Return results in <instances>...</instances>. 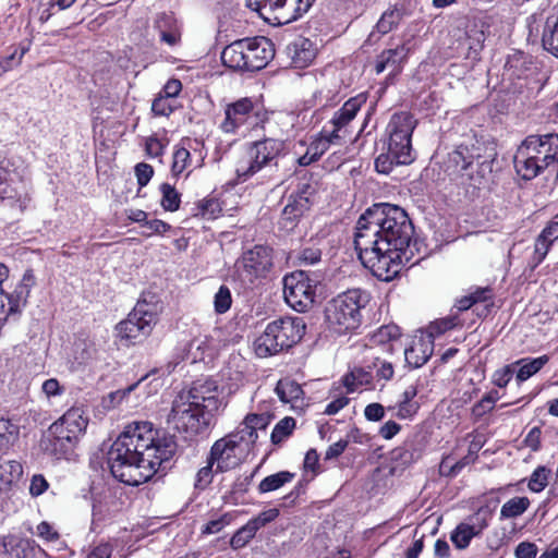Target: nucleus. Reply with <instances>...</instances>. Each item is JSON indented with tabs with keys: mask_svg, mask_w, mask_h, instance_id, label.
I'll use <instances>...</instances> for the list:
<instances>
[{
	"mask_svg": "<svg viewBox=\"0 0 558 558\" xmlns=\"http://www.w3.org/2000/svg\"><path fill=\"white\" fill-rule=\"evenodd\" d=\"M364 303L365 295L359 289L348 290L331 299L325 307L329 328L340 335L356 329L361 324Z\"/></svg>",
	"mask_w": 558,
	"mask_h": 558,
	"instance_id": "10",
	"label": "nucleus"
},
{
	"mask_svg": "<svg viewBox=\"0 0 558 558\" xmlns=\"http://www.w3.org/2000/svg\"><path fill=\"white\" fill-rule=\"evenodd\" d=\"M174 110L173 100L159 94L151 104V112L156 117H169Z\"/></svg>",
	"mask_w": 558,
	"mask_h": 558,
	"instance_id": "42",
	"label": "nucleus"
},
{
	"mask_svg": "<svg viewBox=\"0 0 558 558\" xmlns=\"http://www.w3.org/2000/svg\"><path fill=\"white\" fill-rule=\"evenodd\" d=\"M311 186L303 185L300 191L291 194L282 209L280 225L284 229H292L295 221L310 209Z\"/></svg>",
	"mask_w": 558,
	"mask_h": 558,
	"instance_id": "17",
	"label": "nucleus"
},
{
	"mask_svg": "<svg viewBox=\"0 0 558 558\" xmlns=\"http://www.w3.org/2000/svg\"><path fill=\"white\" fill-rule=\"evenodd\" d=\"M213 466L214 464H209V459H207V465L202 468L197 474L195 480V487L197 489H205L213 481Z\"/></svg>",
	"mask_w": 558,
	"mask_h": 558,
	"instance_id": "56",
	"label": "nucleus"
},
{
	"mask_svg": "<svg viewBox=\"0 0 558 558\" xmlns=\"http://www.w3.org/2000/svg\"><path fill=\"white\" fill-rule=\"evenodd\" d=\"M433 351V340L429 337H418L404 350V359L408 365L413 368H417L429 360Z\"/></svg>",
	"mask_w": 558,
	"mask_h": 558,
	"instance_id": "22",
	"label": "nucleus"
},
{
	"mask_svg": "<svg viewBox=\"0 0 558 558\" xmlns=\"http://www.w3.org/2000/svg\"><path fill=\"white\" fill-rule=\"evenodd\" d=\"M49 487V483L41 474L33 475L29 485V494L33 497L43 495Z\"/></svg>",
	"mask_w": 558,
	"mask_h": 558,
	"instance_id": "60",
	"label": "nucleus"
},
{
	"mask_svg": "<svg viewBox=\"0 0 558 558\" xmlns=\"http://www.w3.org/2000/svg\"><path fill=\"white\" fill-rule=\"evenodd\" d=\"M165 146L163 144L154 136H150L146 140L145 150L150 157H160L163 154Z\"/></svg>",
	"mask_w": 558,
	"mask_h": 558,
	"instance_id": "63",
	"label": "nucleus"
},
{
	"mask_svg": "<svg viewBox=\"0 0 558 558\" xmlns=\"http://www.w3.org/2000/svg\"><path fill=\"white\" fill-rule=\"evenodd\" d=\"M485 527L486 523H483L478 529L475 525L461 523L451 533V541L457 548L464 549L469 546L471 539L478 535Z\"/></svg>",
	"mask_w": 558,
	"mask_h": 558,
	"instance_id": "30",
	"label": "nucleus"
},
{
	"mask_svg": "<svg viewBox=\"0 0 558 558\" xmlns=\"http://www.w3.org/2000/svg\"><path fill=\"white\" fill-rule=\"evenodd\" d=\"M462 147H459L457 150L449 154V162L452 163L456 168V172L461 175H468L469 179L472 180V170L474 168L473 157L465 156Z\"/></svg>",
	"mask_w": 558,
	"mask_h": 558,
	"instance_id": "33",
	"label": "nucleus"
},
{
	"mask_svg": "<svg viewBox=\"0 0 558 558\" xmlns=\"http://www.w3.org/2000/svg\"><path fill=\"white\" fill-rule=\"evenodd\" d=\"M284 149V141L278 138L268 137L252 143L246 155L236 162L235 183H244L258 173L269 180L280 179L277 174Z\"/></svg>",
	"mask_w": 558,
	"mask_h": 558,
	"instance_id": "4",
	"label": "nucleus"
},
{
	"mask_svg": "<svg viewBox=\"0 0 558 558\" xmlns=\"http://www.w3.org/2000/svg\"><path fill=\"white\" fill-rule=\"evenodd\" d=\"M230 523L228 515L225 514L216 520H211L207 522V524L203 529L204 534H215L220 532L226 525Z\"/></svg>",
	"mask_w": 558,
	"mask_h": 558,
	"instance_id": "64",
	"label": "nucleus"
},
{
	"mask_svg": "<svg viewBox=\"0 0 558 558\" xmlns=\"http://www.w3.org/2000/svg\"><path fill=\"white\" fill-rule=\"evenodd\" d=\"M217 385L214 380H205L204 383L197 381L195 383L187 393H181L180 397H185V399L193 401L195 403H199V405L205 409L208 404V400L215 401V413L219 410L221 405V400L217 395Z\"/></svg>",
	"mask_w": 558,
	"mask_h": 558,
	"instance_id": "21",
	"label": "nucleus"
},
{
	"mask_svg": "<svg viewBox=\"0 0 558 558\" xmlns=\"http://www.w3.org/2000/svg\"><path fill=\"white\" fill-rule=\"evenodd\" d=\"M140 300L128 318L116 326V339L121 345L129 347L145 339L153 330L161 305L154 295Z\"/></svg>",
	"mask_w": 558,
	"mask_h": 558,
	"instance_id": "9",
	"label": "nucleus"
},
{
	"mask_svg": "<svg viewBox=\"0 0 558 558\" xmlns=\"http://www.w3.org/2000/svg\"><path fill=\"white\" fill-rule=\"evenodd\" d=\"M533 159H541L545 168L558 171V134L530 135L517 149Z\"/></svg>",
	"mask_w": 558,
	"mask_h": 558,
	"instance_id": "15",
	"label": "nucleus"
},
{
	"mask_svg": "<svg viewBox=\"0 0 558 558\" xmlns=\"http://www.w3.org/2000/svg\"><path fill=\"white\" fill-rule=\"evenodd\" d=\"M157 28L160 31L161 40L169 46H174L180 41L181 32L170 14L163 13L158 19Z\"/></svg>",
	"mask_w": 558,
	"mask_h": 558,
	"instance_id": "29",
	"label": "nucleus"
},
{
	"mask_svg": "<svg viewBox=\"0 0 558 558\" xmlns=\"http://www.w3.org/2000/svg\"><path fill=\"white\" fill-rule=\"evenodd\" d=\"M272 44L266 37L243 38L225 47L222 63L235 71H258L274 58Z\"/></svg>",
	"mask_w": 558,
	"mask_h": 558,
	"instance_id": "7",
	"label": "nucleus"
},
{
	"mask_svg": "<svg viewBox=\"0 0 558 558\" xmlns=\"http://www.w3.org/2000/svg\"><path fill=\"white\" fill-rule=\"evenodd\" d=\"M513 162L517 173L523 180H532L536 178L543 170L548 169L545 168V163L541 159H533V157L518 151L514 155Z\"/></svg>",
	"mask_w": 558,
	"mask_h": 558,
	"instance_id": "25",
	"label": "nucleus"
},
{
	"mask_svg": "<svg viewBox=\"0 0 558 558\" xmlns=\"http://www.w3.org/2000/svg\"><path fill=\"white\" fill-rule=\"evenodd\" d=\"M31 551L27 543L13 546L5 537L0 538V558H27Z\"/></svg>",
	"mask_w": 558,
	"mask_h": 558,
	"instance_id": "36",
	"label": "nucleus"
},
{
	"mask_svg": "<svg viewBox=\"0 0 558 558\" xmlns=\"http://www.w3.org/2000/svg\"><path fill=\"white\" fill-rule=\"evenodd\" d=\"M314 1L315 0H283L276 25H286L298 20L310 10Z\"/></svg>",
	"mask_w": 558,
	"mask_h": 558,
	"instance_id": "24",
	"label": "nucleus"
},
{
	"mask_svg": "<svg viewBox=\"0 0 558 558\" xmlns=\"http://www.w3.org/2000/svg\"><path fill=\"white\" fill-rule=\"evenodd\" d=\"M288 53L295 68L307 66L316 57V48L313 43L304 37H299L288 45Z\"/></svg>",
	"mask_w": 558,
	"mask_h": 558,
	"instance_id": "23",
	"label": "nucleus"
},
{
	"mask_svg": "<svg viewBox=\"0 0 558 558\" xmlns=\"http://www.w3.org/2000/svg\"><path fill=\"white\" fill-rule=\"evenodd\" d=\"M416 120L408 112L395 113L386 129L388 134L387 153L380 154L375 160L376 170L389 173L393 165H409L413 161L412 134Z\"/></svg>",
	"mask_w": 558,
	"mask_h": 558,
	"instance_id": "5",
	"label": "nucleus"
},
{
	"mask_svg": "<svg viewBox=\"0 0 558 558\" xmlns=\"http://www.w3.org/2000/svg\"><path fill=\"white\" fill-rule=\"evenodd\" d=\"M409 52L410 48L405 44L381 51L376 60V73L380 74L384 71L389 70L390 74L392 75L399 74L409 56Z\"/></svg>",
	"mask_w": 558,
	"mask_h": 558,
	"instance_id": "20",
	"label": "nucleus"
},
{
	"mask_svg": "<svg viewBox=\"0 0 558 558\" xmlns=\"http://www.w3.org/2000/svg\"><path fill=\"white\" fill-rule=\"evenodd\" d=\"M41 388H43L44 393L48 398L60 396L64 391V388L60 385L59 380L56 378H49V379L45 380Z\"/></svg>",
	"mask_w": 558,
	"mask_h": 558,
	"instance_id": "62",
	"label": "nucleus"
},
{
	"mask_svg": "<svg viewBox=\"0 0 558 558\" xmlns=\"http://www.w3.org/2000/svg\"><path fill=\"white\" fill-rule=\"evenodd\" d=\"M498 392L492 391L485 397L482 398L480 402H477L473 409L472 412L475 416H483L487 412L492 411L494 408L495 402L498 400Z\"/></svg>",
	"mask_w": 558,
	"mask_h": 558,
	"instance_id": "48",
	"label": "nucleus"
},
{
	"mask_svg": "<svg viewBox=\"0 0 558 558\" xmlns=\"http://www.w3.org/2000/svg\"><path fill=\"white\" fill-rule=\"evenodd\" d=\"M458 324H459L458 317L454 315L439 319L430 325V327H429L430 331H429L428 337L432 339V337H434V336L441 335V333L454 328L456 326H458Z\"/></svg>",
	"mask_w": 558,
	"mask_h": 558,
	"instance_id": "47",
	"label": "nucleus"
},
{
	"mask_svg": "<svg viewBox=\"0 0 558 558\" xmlns=\"http://www.w3.org/2000/svg\"><path fill=\"white\" fill-rule=\"evenodd\" d=\"M255 532L247 525H243L231 537L230 545L233 549L243 548L254 536Z\"/></svg>",
	"mask_w": 558,
	"mask_h": 558,
	"instance_id": "46",
	"label": "nucleus"
},
{
	"mask_svg": "<svg viewBox=\"0 0 558 558\" xmlns=\"http://www.w3.org/2000/svg\"><path fill=\"white\" fill-rule=\"evenodd\" d=\"M542 41L544 48L558 58V19L547 20Z\"/></svg>",
	"mask_w": 558,
	"mask_h": 558,
	"instance_id": "35",
	"label": "nucleus"
},
{
	"mask_svg": "<svg viewBox=\"0 0 558 558\" xmlns=\"http://www.w3.org/2000/svg\"><path fill=\"white\" fill-rule=\"evenodd\" d=\"M339 141L337 134L323 130L320 135L310 144L307 149L310 154L318 160L329 149L331 144H338Z\"/></svg>",
	"mask_w": 558,
	"mask_h": 558,
	"instance_id": "32",
	"label": "nucleus"
},
{
	"mask_svg": "<svg viewBox=\"0 0 558 558\" xmlns=\"http://www.w3.org/2000/svg\"><path fill=\"white\" fill-rule=\"evenodd\" d=\"M191 165V154L184 147H179L173 153L171 172L174 177L181 174Z\"/></svg>",
	"mask_w": 558,
	"mask_h": 558,
	"instance_id": "39",
	"label": "nucleus"
},
{
	"mask_svg": "<svg viewBox=\"0 0 558 558\" xmlns=\"http://www.w3.org/2000/svg\"><path fill=\"white\" fill-rule=\"evenodd\" d=\"M553 243L548 241L547 239L543 238V235H538L535 240L534 244V255L532 257V268L537 267L546 257L548 254L550 246Z\"/></svg>",
	"mask_w": 558,
	"mask_h": 558,
	"instance_id": "44",
	"label": "nucleus"
},
{
	"mask_svg": "<svg viewBox=\"0 0 558 558\" xmlns=\"http://www.w3.org/2000/svg\"><path fill=\"white\" fill-rule=\"evenodd\" d=\"M214 415L215 401L208 400L207 407L203 409L199 403L179 396L173 401L169 417L179 430L190 435H197L210 426Z\"/></svg>",
	"mask_w": 558,
	"mask_h": 558,
	"instance_id": "11",
	"label": "nucleus"
},
{
	"mask_svg": "<svg viewBox=\"0 0 558 558\" xmlns=\"http://www.w3.org/2000/svg\"><path fill=\"white\" fill-rule=\"evenodd\" d=\"M414 227L405 210L389 203L375 204L357 220L355 236L398 250H414Z\"/></svg>",
	"mask_w": 558,
	"mask_h": 558,
	"instance_id": "2",
	"label": "nucleus"
},
{
	"mask_svg": "<svg viewBox=\"0 0 558 558\" xmlns=\"http://www.w3.org/2000/svg\"><path fill=\"white\" fill-rule=\"evenodd\" d=\"M145 378L146 376L142 377L138 381L128 386L124 389L110 392L108 395V399L110 400L111 405L114 407L120 404L122 400L125 399L132 391H134Z\"/></svg>",
	"mask_w": 558,
	"mask_h": 558,
	"instance_id": "54",
	"label": "nucleus"
},
{
	"mask_svg": "<svg viewBox=\"0 0 558 558\" xmlns=\"http://www.w3.org/2000/svg\"><path fill=\"white\" fill-rule=\"evenodd\" d=\"M271 265V250L264 245H255L236 260L235 272L244 284H252L256 279L264 277Z\"/></svg>",
	"mask_w": 558,
	"mask_h": 558,
	"instance_id": "14",
	"label": "nucleus"
},
{
	"mask_svg": "<svg viewBox=\"0 0 558 558\" xmlns=\"http://www.w3.org/2000/svg\"><path fill=\"white\" fill-rule=\"evenodd\" d=\"M322 278V275L311 274L304 269L286 276L283 279V295L287 304L300 313L308 311L314 304L316 288Z\"/></svg>",
	"mask_w": 558,
	"mask_h": 558,
	"instance_id": "12",
	"label": "nucleus"
},
{
	"mask_svg": "<svg viewBox=\"0 0 558 558\" xmlns=\"http://www.w3.org/2000/svg\"><path fill=\"white\" fill-rule=\"evenodd\" d=\"M232 303L231 292L228 287L221 286L214 298L215 311L218 314L226 313Z\"/></svg>",
	"mask_w": 558,
	"mask_h": 558,
	"instance_id": "43",
	"label": "nucleus"
},
{
	"mask_svg": "<svg viewBox=\"0 0 558 558\" xmlns=\"http://www.w3.org/2000/svg\"><path fill=\"white\" fill-rule=\"evenodd\" d=\"M240 444L236 436L227 435L214 442L209 452V464H217V472L233 469L239 463L236 449Z\"/></svg>",
	"mask_w": 558,
	"mask_h": 558,
	"instance_id": "16",
	"label": "nucleus"
},
{
	"mask_svg": "<svg viewBox=\"0 0 558 558\" xmlns=\"http://www.w3.org/2000/svg\"><path fill=\"white\" fill-rule=\"evenodd\" d=\"M417 402H407L399 401L398 404L393 408L397 410L396 416L401 420L411 418L418 410Z\"/></svg>",
	"mask_w": 558,
	"mask_h": 558,
	"instance_id": "57",
	"label": "nucleus"
},
{
	"mask_svg": "<svg viewBox=\"0 0 558 558\" xmlns=\"http://www.w3.org/2000/svg\"><path fill=\"white\" fill-rule=\"evenodd\" d=\"M305 328L301 317H281L272 320L255 340V353L259 357H267L287 350L302 339Z\"/></svg>",
	"mask_w": 558,
	"mask_h": 558,
	"instance_id": "8",
	"label": "nucleus"
},
{
	"mask_svg": "<svg viewBox=\"0 0 558 558\" xmlns=\"http://www.w3.org/2000/svg\"><path fill=\"white\" fill-rule=\"evenodd\" d=\"M276 392L282 402L291 403L293 408L303 404V389L292 379H280L276 386Z\"/></svg>",
	"mask_w": 558,
	"mask_h": 558,
	"instance_id": "26",
	"label": "nucleus"
},
{
	"mask_svg": "<svg viewBox=\"0 0 558 558\" xmlns=\"http://www.w3.org/2000/svg\"><path fill=\"white\" fill-rule=\"evenodd\" d=\"M245 424L253 428L256 433L257 430H264L270 423V416L267 414H248L244 418Z\"/></svg>",
	"mask_w": 558,
	"mask_h": 558,
	"instance_id": "55",
	"label": "nucleus"
},
{
	"mask_svg": "<svg viewBox=\"0 0 558 558\" xmlns=\"http://www.w3.org/2000/svg\"><path fill=\"white\" fill-rule=\"evenodd\" d=\"M172 436L159 435L149 422H135L125 427L108 452V464L114 478L130 486L150 480L157 468L175 452Z\"/></svg>",
	"mask_w": 558,
	"mask_h": 558,
	"instance_id": "1",
	"label": "nucleus"
},
{
	"mask_svg": "<svg viewBox=\"0 0 558 558\" xmlns=\"http://www.w3.org/2000/svg\"><path fill=\"white\" fill-rule=\"evenodd\" d=\"M527 497H513L506 501L500 509V519H513L523 514L530 507Z\"/></svg>",
	"mask_w": 558,
	"mask_h": 558,
	"instance_id": "31",
	"label": "nucleus"
},
{
	"mask_svg": "<svg viewBox=\"0 0 558 558\" xmlns=\"http://www.w3.org/2000/svg\"><path fill=\"white\" fill-rule=\"evenodd\" d=\"M295 428V420L293 417H283L280 420L272 429L271 433V441L277 445L283 441L288 436H290Z\"/></svg>",
	"mask_w": 558,
	"mask_h": 558,
	"instance_id": "37",
	"label": "nucleus"
},
{
	"mask_svg": "<svg viewBox=\"0 0 558 558\" xmlns=\"http://www.w3.org/2000/svg\"><path fill=\"white\" fill-rule=\"evenodd\" d=\"M514 374V367L512 364L505 365L504 367L494 372L492 381L499 388H504L508 385Z\"/></svg>",
	"mask_w": 558,
	"mask_h": 558,
	"instance_id": "50",
	"label": "nucleus"
},
{
	"mask_svg": "<svg viewBox=\"0 0 558 558\" xmlns=\"http://www.w3.org/2000/svg\"><path fill=\"white\" fill-rule=\"evenodd\" d=\"M160 191L162 194L161 206L163 209L169 211H175L180 206V194L175 191L173 186L168 183H163L160 186Z\"/></svg>",
	"mask_w": 558,
	"mask_h": 558,
	"instance_id": "38",
	"label": "nucleus"
},
{
	"mask_svg": "<svg viewBox=\"0 0 558 558\" xmlns=\"http://www.w3.org/2000/svg\"><path fill=\"white\" fill-rule=\"evenodd\" d=\"M537 554V547L534 543L522 542L520 543L514 551L517 558H535Z\"/></svg>",
	"mask_w": 558,
	"mask_h": 558,
	"instance_id": "61",
	"label": "nucleus"
},
{
	"mask_svg": "<svg viewBox=\"0 0 558 558\" xmlns=\"http://www.w3.org/2000/svg\"><path fill=\"white\" fill-rule=\"evenodd\" d=\"M283 0H248V8L257 11L269 24L276 25Z\"/></svg>",
	"mask_w": 558,
	"mask_h": 558,
	"instance_id": "28",
	"label": "nucleus"
},
{
	"mask_svg": "<svg viewBox=\"0 0 558 558\" xmlns=\"http://www.w3.org/2000/svg\"><path fill=\"white\" fill-rule=\"evenodd\" d=\"M400 21V13L398 10H388L383 13L381 17L376 24L377 31L385 35L398 25Z\"/></svg>",
	"mask_w": 558,
	"mask_h": 558,
	"instance_id": "41",
	"label": "nucleus"
},
{
	"mask_svg": "<svg viewBox=\"0 0 558 558\" xmlns=\"http://www.w3.org/2000/svg\"><path fill=\"white\" fill-rule=\"evenodd\" d=\"M35 283V277L32 270H27L21 280V282L15 287L12 293H4V308L1 312L7 318L11 314L19 313L22 307L25 306L27 299L31 293V288ZM0 311H2L0 308Z\"/></svg>",
	"mask_w": 558,
	"mask_h": 558,
	"instance_id": "18",
	"label": "nucleus"
},
{
	"mask_svg": "<svg viewBox=\"0 0 558 558\" xmlns=\"http://www.w3.org/2000/svg\"><path fill=\"white\" fill-rule=\"evenodd\" d=\"M17 433L19 427L16 424L10 420L0 418V446L9 444L16 437Z\"/></svg>",
	"mask_w": 558,
	"mask_h": 558,
	"instance_id": "49",
	"label": "nucleus"
},
{
	"mask_svg": "<svg viewBox=\"0 0 558 558\" xmlns=\"http://www.w3.org/2000/svg\"><path fill=\"white\" fill-rule=\"evenodd\" d=\"M88 418L83 409L73 407L52 423L40 441L45 452L58 459L75 447L86 430Z\"/></svg>",
	"mask_w": 558,
	"mask_h": 558,
	"instance_id": "6",
	"label": "nucleus"
},
{
	"mask_svg": "<svg viewBox=\"0 0 558 558\" xmlns=\"http://www.w3.org/2000/svg\"><path fill=\"white\" fill-rule=\"evenodd\" d=\"M294 474L289 471H281L276 474L266 476L258 485V490L262 494L274 492L282 487L284 484L291 482Z\"/></svg>",
	"mask_w": 558,
	"mask_h": 558,
	"instance_id": "34",
	"label": "nucleus"
},
{
	"mask_svg": "<svg viewBox=\"0 0 558 558\" xmlns=\"http://www.w3.org/2000/svg\"><path fill=\"white\" fill-rule=\"evenodd\" d=\"M354 246L363 266L383 281L392 280L400 272L402 265L413 266L418 260L414 259V250L383 246L357 236H354Z\"/></svg>",
	"mask_w": 558,
	"mask_h": 558,
	"instance_id": "3",
	"label": "nucleus"
},
{
	"mask_svg": "<svg viewBox=\"0 0 558 558\" xmlns=\"http://www.w3.org/2000/svg\"><path fill=\"white\" fill-rule=\"evenodd\" d=\"M365 101L366 98L363 95L352 97L345 101L344 105L333 114L330 121L332 125V130L330 132L337 134L339 140L345 137L348 124L355 118Z\"/></svg>",
	"mask_w": 558,
	"mask_h": 558,
	"instance_id": "19",
	"label": "nucleus"
},
{
	"mask_svg": "<svg viewBox=\"0 0 558 558\" xmlns=\"http://www.w3.org/2000/svg\"><path fill=\"white\" fill-rule=\"evenodd\" d=\"M135 174L140 186H145L154 174V169L150 165L140 162L135 166Z\"/></svg>",
	"mask_w": 558,
	"mask_h": 558,
	"instance_id": "59",
	"label": "nucleus"
},
{
	"mask_svg": "<svg viewBox=\"0 0 558 558\" xmlns=\"http://www.w3.org/2000/svg\"><path fill=\"white\" fill-rule=\"evenodd\" d=\"M550 471L545 466H538L532 473L529 481V488L534 493L542 492L548 484Z\"/></svg>",
	"mask_w": 558,
	"mask_h": 558,
	"instance_id": "40",
	"label": "nucleus"
},
{
	"mask_svg": "<svg viewBox=\"0 0 558 558\" xmlns=\"http://www.w3.org/2000/svg\"><path fill=\"white\" fill-rule=\"evenodd\" d=\"M268 120V112L258 102L244 97L225 108V119L220 129L225 133H235L241 126L248 124L252 128L258 126Z\"/></svg>",
	"mask_w": 558,
	"mask_h": 558,
	"instance_id": "13",
	"label": "nucleus"
},
{
	"mask_svg": "<svg viewBox=\"0 0 558 558\" xmlns=\"http://www.w3.org/2000/svg\"><path fill=\"white\" fill-rule=\"evenodd\" d=\"M143 228L145 229L143 234L145 236H151L154 234H163L170 229V226L162 220L154 219L145 221V223H143Z\"/></svg>",
	"mask_w": 558,
	"mask_h": 558,
	"instance_id": "53",
	"label": "nucleus"
},
{
	"mask_svg": "<svg viewBox=\"0 0 558 558\" xmlns=\"http://www.w3.org/2000/svg\"><path fill=\"white\" fill-rule=\"evenodd\" d=\"M279 515V510L271 508L260 512L251 519L246 524L256 533L259 529L274 521Z\"/></svg>",
	"mask_w": 558,
	"mask_h": 558,
	"instance_id": "45",
	"label": "nucleus"
},
{
	"mask_svg": "<svg viewBox=\"0 0 558 558\" xmlns=\"http://www.w3.org/2000/svg\"><path fill=\"white\" fill-rule=\"evenodd\" d=\"M400 330L396 325L381 326L374 335V340L379 343H384L390 340L399 338Z\"/></svg>",
	"mask_w": 558,
	"mask_h": 558,
	"instance_id": "52",
	"label": "nucleus"
},
{
	"mask_svg": "<svg viewBox=\"0 0 558 558\" xmlns=\"http://www.w3.org/2000/svg\"><path fill=\"white\" fill-rule=\"evenodd\" d=\"M230 435L236 436L238 442L240 445L242 442H245L246 445H253L258 438V434L253 428H250V426L245 424V421H243V423L240 425L235 433H232Z\"/></svg>",
	"mask_w": 558,
	"mask_h": 558,
	"instance_id": "51",
	"label": "nucleus"
},
{
	"mask_svg": "<svg viewBox=\"0 0 558 558\" xmlns=\"http://www.w3.org/2000/svg\"><path fill=\"white\" fill-rule=\"evenodd\" d=\"M549 357L547 355H542L535 359H520L515 361L512 365L519 366V369L515 375V379L519 384L527 380L530 377L539 372L548 362Z\"/></svg>",
	"mask_w": 558,
	"mask_h": 558,
	"instance_id": "27",
	"label": "nucleus"
},
{
	"mask_svg": "<svg viewBox=\"0 0 558 558\" xmlns=\"http://www.w3.org/2000/svg\"><path fill=\"white\" fill-rule=\"evenodd\" d=\"M214 349H215V347L213 345V343H210V341L208 340V338L206 336L195 338L190 343V351H193V350L202 351L201 354L193 353L194 360L203 359V354L205 351H209L211 353L214 351Z\"/></svg>",
	"mask_w": 558,
	"mask_h": 558,
	"instance_id": "58",
	"label": "nucleus"
}]
</instances>
